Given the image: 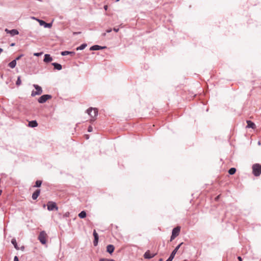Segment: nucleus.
Returning <instances> with one entry per match:
<instances>
[{"mask_svg": "<svg viewBox=\"0 0 261 261\" xmlns=\"http://www.w3.org/2000/svg\"><path fill=\"white\" fill-rule=\"evenodd\" d=\"M93 235L94 239H99V236L98 233L96 232V230H94L93 233Z\"/></svg>", "mask_w": 261, "mask_h": 261, "instance_id": "obj_27", "label": "nucleus"}, {"mask_svg": "<svg viewBox=\"0 0 261 261\" xmlns=\"http://www.w3.org/2000/svg\"><path fill=\"white\" fill-rule=\"evenodd\" d=\"M38 239L42 244H45L46 243V240L44 233V231H41L39 236Z\"/></svg>", "mask_w": 261, "mask_h": 261, "instance_id": "obj_7", "label": "nucleus"}, {"mask_svg": "<svg viewBox=\"0 0 261 261\" xmlns=\"http://www.w3.org/2000/svg\"><path fill=\"white\" fill-rule=\"evenodd\" d=\"M23 56H24V55H23V54H21V55H19L18 57H17L15 58V60H16V61H17V60H20V59H21V57H22Z\"/></svg>", "mask_w": 261, "mask_h": 261, "instance_id": "obj_32", "label": "nucleus"}, {"mask_svg": "<svg viewBox=\"0 0 261 261\" xmlns=\"http://www.w3.org/2000/svg\"><path fill=\"white\" fill-rule=\"evenodd\" d=\"M182 244V242L180 243L174 248V249L172 251L168 258L166 261H172L173 260L175 256V255L176 254L178 250L179 249V248L180 247Z\"/></svg>", "mask_w": 261, "mask_h": 261, "instance_id": "obj_3", "label": "nucleus"}, {"mask_svg": "<svg viewBox=\"0 0 261 261\" xmlns=\"http://www.w3.org/2000/svg\"><path fill=\"white\" fill-rule=\"evenodd\" d=\"M236 169L233 167L230 168L228 170V173L230 175L234 174L236 173Z\"/></svg>", "mask_w": 261, "mask_h": 261, "instance_id": "obj_25", "label": "nucleus"}, {"mask_svg": "<svg viewBox=\"0 0 261 261\" xmlns=\"http://www.w3.org/2000/svg\"><path fill=\"white\" fill-rule=\"evenodd\" d=\"M38 126V123L36 120H31L29 122L28 126L30 127H35Z\"/></svg>", "mask_w": 261, "mask_h": 261, "instance_id": "obj_17", "label": "nucleus"}, {"mask_svg": "<svg viewBox=\"0 0 261 261\" xmlns=\"http://www.w3.org/2000/svg\"><path fill=\"white\" fill-rule=\"evenodd\" d=\"M218 198H219V196L216 197V199H218Z\"/></svg>", "mask_w": 261, "mask_h": 261, "instance_id": "obj_49", "label": "nucleus"}, {"mask_svg": "<svg viewBox=\"0 0 261 261\" xmlns=\"http://www.w3.org/2000/svg\"><path fill=\"white\" fill-rule=\"evenodd\" d=\"M42 181L40 180H37L35 182V185L34 186V187L39 188L41 187L42 185Z\"/></svg>", "mask_w": 261, "mask_h": 261, "instance_id": "obj_24", "label": "nucleus"}, {"mask_svg": "<svg viewBox=\"0 0 261 261\" xmlns=\"http://www.w3.org/2000/svg\"><path fill=\"white\" fill-rule=\"evenodd\" d=\"M99 261H115V260L113 259H107V258H101L99 259Z\"/></svg>", "mask_w": 261, "mask_h": 261, "instance_id": "obj_28", "label": "nucleus"}, {"mask_svg": "<svg viewBox=\"0 0 261 261\" xmlns=\"http://www.w3.org/2000/svg\"><path fill=\"white\" fill-rule=\"evenodd\" d=\"M175 238H176V237H175V236H173V235L171 234V237H170V241H173V240Z\"/></svg>", "mask_w": 261, "mask_h": 261, "instance_id": "obj_34", "label": "nucleus"}, {"mask_svg": "<svg viewBox=\"0 0 261 261\" xmlns=\"http://www.w3.org/2000/svg\"><path fill=\"white\" fill-rule=\"evenodd\" d=\"M106 48H107V47L105 46H100L98 45H94L90 47V50H99L103 49H105Z\"/></svg>", "mask_w": 261, "mask_h": 261, "instance_id": "obj_8", "label": "nucleus"}, {"mask_svg": "<svg viewBox=\"0 0 261 261\" xmlns=\"http://www.w3.org/2000/svg\"><path fill=\"white\" fill-rule=\"evenodd\" d=\"M5 31L6 32L7 34H10V30H9L8 29H5Z\"/></svg>", "mask_w": 261, "mask_h": 261, "instance_id": "obj_37", "label": "nucleus"}, {"mask_svg": "<svg viewBox=\"0 0 261 261\" xmlns=\"http://www.w3.org/2000/svg\"><path fill=\"white\" fill-rule=\"evenodd\" d=\"M2 193V190H0V196L1 195Z\"/></svg>", "mask_w": 261, "mask_h": 261, "instance_id": "obj_47", "label": "nucleus"}, {"mask_svg": "<svg viewBox=\"0 0 261 261\" xmlns=\"http://www.w3.org/2000/svg\"><path fill=\"white\" fill-rule=\"evenodd\" d=\"M238 259L239 260V261H242L243 260V259L241 257V256H238Z\"/></svg>", "mask_w": 261, "mask_h": 261, "instance_id": "obj_40", "label": "nucleus"}, {"mask_svg": "<svg viewBox=\"0 0 261 261\" xmlns=\"http://www.w3.org/2000/svg\"><path fill=\"white\" fill-rule=\"evenodd\" d=\"M11 243L13 244V245L14 246V248L16 249V250H19V247L17 245V242H16V240L15 238H13L12 240H11Z\"/></svg>", "mask_w": 261, "mask_h": 261, "instance_id": "obj_19", "label": "nucleus"}, {"mask_svg": "<svg viewBox=\"0 0 261 261\" xmlns=\"http://www.w3.org/2000/svg\"><path fill=\"white\" fill-rule=\"evenodd\" d=\"M43 54V52L35 53L34 56L36 57H39Z\"/></svg>", "mask_w": 261, "mask_h": 261, "instance_id": "obj_30", "label": "nucleus"}, {"mask_svg": "<svg viewBox=\"0 0 261 261\" xmlns=\"http://www.w3.org/2000/svg\"><path fill=\"white\" fill-rule=\"evenodd\" d=\"M53 61V58L49 54H45L44 57L43 61L46 63H48Z\"/></svg>", "mask_w": 261, "mask_h": 261, "instance_id": "obj_10", "label": "nucleus"}, {"mask_svg": "<svg viewBox=\"0 0 261 261\" xmlns=\"http://www.w3.org/2000/svg\"><path fill=\"white\" fill-rule=\"evenodd\" d=\"M112 31V29H109L106 30V33H111Z\"/></svg>", "mask_w": 261, "mask_h": 261, "instance_id": "obj_38", "label": "nucleus"}, {"mask_svg": "<svg viewBox=\"0 0 261 261\" xmlns=\"http://www.w3.org/2000/svg\"><path fill=\"white\" fill-rule=\"evenodd\" d=\"M87 113L92 118H95L98 115V110L96 108H93L91 107L87 110Z\"/></svg>", "mask_w": 261, "mask_h": 261, "instance_id": "obj_2", "label": "nucleus"}, {"mask_svg": "<svg viewBox=\"0 0 261 261\" xmlns=\"http://www.w3.org/2000/svg\"><path fill=\"white\" fill-rule=\"evenodd\" d=\"M3 49L2 48H0V54L3 52Z\"/></svg>", "mask_w": 261, "mask_h": 261, "instance_id": "obj_46", "label": "nucleus"}, {"mask_svg": "<svg viewBox=\"0 0 261 261\" xmlns=\"http://www.w3.org/2000/svg\"><path fill=\"white\" fill-rule=\"evenodd\" d=\"M21 83V81L20 79V76H18L17 77L16 82V85L17 86H19V85H20Z\"/></svg>", "mask_w": 261, "mask_h": 261, "instance_id": "obj_26", "label": "nucleus"}, {"mask_svg": "<svg viewBox=\"0 0 261 261\" xmlns=\"http://www.w3.org/2000/svg\"><path fill=\"white\" fill-rule=\"evenodd\" d=\"M246 122L247 124L246 126L247 128H251L252 129H255L256 128V125L255 123L252 121L247 120Z\"/></svg>", "mask_w": 261, "mask_h": 261, "instance_id": "obj_14", "label": "nucleus"}, {"mask_svg": "<svg viewBox=\"0 0 261 261\" xmlns=\"http://www.w3.org/2000/svg\"><path fill=\"white\" fill-rule=\"evenodd\" d=\"M114 249L115 247L113 245L109 244L107 246V252L110 254L113 253Z\"/></svg>", "mask_w": 261, "mask_h": 261, "instance_id": "obj_13", "label": "nucleus"}, {"mask_svg": "<svg viewBox=\"0 0 261 261\" xmlns=\"http://www.w3.org/2000/svg\"><path fill=\"white\" fill-rule=\"evenodd\" d=\"M93 130V128L92 127V126L90 125L88 126V132H91Z\"/></svg>", "mask_w": 261, "mask_h": 261, "instance_id": "obj_33", "label": "nucleus"}, {"mask_svg": "<svg viewBox=\"0 0 261 261\" xmlns=\"http://www.w3.org/2000/svg\"><path fill=\"white\" fill-rule=\"evenodd\" d=\"M47 210L49 211H52L54 210L57 211L58 210V207L57 205V204L54 201H48L47 203Z\"/></svg>", "mask_w": 261, "mask_h": 261, "instance_id": "obj_5", "label": "nucleus"}, {"mask_svg": "<svg viewBox=\"0 0 261 261\" xmlns=\"http://www.w3.org/2000/svg\"><path fill=\"white\" fill-rule=\"evenodd\" d=\"M69 215V213H66L65 215H64V216L65 217H68Z\"/></svg>", "mask_w": 261, "mask_h": 261, "instance_id": "obj_42", "label": "nucleus"}, {"mask_svg": "<svg viewBox=\"0 0 261 261\" xmlns=\"http://www.w3.org/2000/svg\"><path fill=\"white\" fill-rule=\"evenodd\" d=\"M36 95H38V94L36 92V91L33 90L31 93V96L34 97Z\"/></svg>", "mask_w": 261, "mask_h": 261, "instance_id": "obj_31", "label": "nucleus"}, {"mask_svg": "<svg viewBox=\"0 0 261 261\" xmlns=\"http://www.w3.org/2000/svg\"><path fill=\"white\" fill-rule=\"evenodd\" d=\"M78 216L81 219H84L86 218L87 214L85 211H82L79 214Z\"/></svg>", "mask_w": 261, "mask_h": 261, "instance_id": "obj_22", "label": "nucleus"}, {"mask_svg": "<svg viewBox=\"0 0 261 261\" xmlns=\"http://www.w3.org/2000/svg\"><path fill=\"white\" fill-rule=\"evenodd\" d=\"M40 25H43L45 28H50L52 26V23H47L43 20L37 19Z\"/></svg>", "mask_w": 261, "mask_h": 261, "instance_id": "obj_6", "label": "nucleus"}, {"mask_svg": "<svg viewBox=\"0 0 261 261\" xmlns=\"http://www.w3.org/2000/svg\"><path fill=\"white\" fill-rule=\"evenodd\" d=\"M75 53L74 51H63L61 53V55L63 56H67V55H70L71 56H73L75 55Z\"/></svg>", "mask_w": 261, "mask_h": 261, "instance_id": "obj_15", "label": "nucleus"}, {"mask_svg": "<svg viewBox=\"0 0 261 261\" xmlns=\"http://www.w3.org/2000/svg\"><path fill=\"white\" fill-rule=\"evenodd\" d=\"M52 98V96L50 94H44L41 96L38 99V101L40 103H44L47 100Z\"/></svg>", "mask_w": 261, "mask_h": 261, "instance_id": "obj_4", "label": "nucleus"}, {"mask_svg": "<svg viewBox=\"0 0 261 261\" xmlns=\"http://www.w3.org/2000/svg\"><path fill=\"white\" fill-rule=\"evenodd\" d=\"M106 35V33H103L102 34H101V36L102 37H105Z\"/></svg>", "mask_w": 261, "mask_h": 261, "instance_id": "obj_44", "label": "nucleus"}, {"mask_svg": "<svg viewBox=\"0 0 261 261\" xmlns=\"http://www.w3.org/2000/svg\"><path fill=\"white\" fill-rule=\"evenodd\" d=\"M80 34H81V32H73V35H76Z\"/></svg>", "mask_w": 261, "mask_h": 261, "instance_id": "obj_41", "label": "nucleus"}, {"mask_svg": "<svg viewBox=\"0 0 261 261\" xmlns=\"http://www.w3.org/2000/svg\"><path fill=\"white\" fill-rule=\"evenodd\" d=\"M119 28H113V31H115V32H118L119 31Z\"/></svg>", "mask_w": 261, "mask_h": 261, "instance_id": "obj_36", "label": "nucleus"}, {"mask_svg": "<svg viewBox=\"0 0 261 261\" xmlns=\"http://www.w3.org/2000/svg\"><path fill=\"white\" fill-rule=\"evenodd\" d=\"M159 261H163V259H162V258H160V259H159Z\"/></svg>", "mask_w": 261, "mask_h": 261, "instance_id": "obj_48", "label": "nucleus"}, {"mask_svg": "<svg viewBox=\"0 0 261 261\" xmlns=\"http://www.w3.org/2000/svg\"><path fill=\"white\" fill-rule=\"evenodd\" d=\"M252 173L255 176H258L261 174V164L258 163L252 165Z\"/></svg>", "mask_w": 261, "mask_h": 261, "instance_id": "obj_1", "label": "nucleus"}, {"mask_svg": "<svg viewBox=\"0 0 261 261\" xmlns=\"http://www.w3.org/2000/svg\"><path fill=\"white\" fill-rule=\"evenodd\" d=\"M98 240H99V239H94L93 245L94 246H96L97 245L98 242Z\"/></svg>", "mask_w": 261, "mask_h": 261, "instance_id": "obj_29", "label": "nucleus"}, {"mask_svg": "<svg viewBox=\"0 0 261 261\" xmlns=\"http://www.w3.org/2000/svg\"><path fill=\"white\" fill-rule=\"evenodd\" d=\"M87 46V44L86 43H83L80 46L77 47L76 49V50H83L86 48V47Z\"/></svg>", "mask_w": 261, "mask_h": 261, "instance_id": "obj_23", "label": "nucleus"}, {"mask_svg": "<svg viewBox=\"0 0 261 261\" xmlns=\"http://www.w3.org/2000/svg\"><path fill=\"white\" fill-rule=\"evenodd\" d=\"M25 247L24 246H22L20 248H19V249H20L21 251H23L24 250Z\"/></svg>", "mask_w": 261, "mask_h": 261, "instance_id": "obj_39", "label": "nucleus"}, {"mask_svg": "<svg viewBox=\"0 0 261 261\" xmlns=\"http://www.w3.org/2000/svg\"><path fill=\"white\" fill-rule=\"evenodd\" d=\"M16 65V60H13L8 64V66L11 68H14Z\"/></svg>", "mask_w": 261, "mask_h": 261, "instance_id": "obj_20", "label": "nucleus"}, {"mask_svg": "<svg viewBox=\"0 0 261 261\" xmlns=\"http://www.w3.org/2000/svg\"><path fill=\"white\" fill-rule=\"evenodd\" d=\"M40 193V190L37 189L33 193L32 197L33 200H36L39 196Z\"/></svg>", "mask_w": 261, "mask_h": 261, "instance_id": "obj_16", "label": "nucleus"}, {"mask_svg": "<svg viewBox=\"0 0 261 261\" xmlns=\"http://www.w3.org/2000/svg\"><path fill=\"white\" fill-rule=\"evenodd\" d=\"M10 34L12 36H14L19 34V32L16 29H12L10 30Z\"/></svg>", "mask_w": 261, "mask_h": 261, "instance_id": "obj_21", "label": "nucleus"}, {"mask_svg": "<svg viewBox=\"0 0 261 261\" xmlns=\"http://www.w3.org/2000/svg\"><path fill=\"white\" fill-rule=\"evenodd\" d=\"M33 86L36 89V92L38 94V95H41L43 92L42 88L40 86L36 84H34Z\"/></svg>", "mask_w": 261, "mask_h": 261, "instance_id": "obj_12", "label": "nucleus"}, {"mask_svg": "<svg viewBox=\"0 0 261 261\" xmlns=\"http://www.w3.org/2000/svg\"><path fill=\"white\" fill-rule=\"evenodd\" d=\"M180 230V227L176 226L172 229V234L176 237L179 235Z\"/></svg>", "mask_w": 261, "mask_h": 261, "instance_id": "obj_9", "label": "nucleus"}, {"mask_svg": "<svg viewBox=\"0 0 261 261\" xmlns=\"http://www.w3.org/2000/svg\"><path fill=\"white\" fill-rule=\"evenodd\" d=\"M15 43H12L10 44V46H14V45H15Z\"/></svg>", "mask_w": 261, "mask_h": 261, "instance_id": "obj_45", "label": "nucleus"}, {"mask_svg": "<svg viewBox=\"0 0 261 261\" xmlns=\"http://www.w3.org/2000/svg\"><path fill=\"white\" fill-rule=\"evenodd\" d=\"M51 65L54 66L55 69H57L58 70H60L62 68V65L58 63L54 62L51 63Z\"/></svg>", "mask_w": 261, "mask_h": 261, "instance_id": "obj_18", "label": "nucleus"}, {"mask_svg": "<svg viewBox=\"0 0 261 261\" xmlns=\"http://www.w3.org/2000/svg\"><path fill=\"white\" fill-rule=\"evenodd\" d=\"M13 261H19V258L17 256H15L14 257V260Z\"/></svg>", "mask_w": 261, "mask_h": 261, "instance_id": "obj_35", "label": "nucleus"}, {"mask_svg": "<svg viewBox=\"0 0 261 261\" xmlns=\"http://www.w3.org/2000/svg\"><path fill=\"white\" fill-rule=\"evenodd\" d=\"M104 9H105V10H107L108 6L107 5H105L104 6Z\"/></svg>", "mask_w": 261, "mask_h": 261, "instance_id": "obj_43", "label": "nucleus"}, {"mask_svg": "<svg viewBox=\"0 0 261 261\" xmlns=\"http://www.w3.org/2000/svg\"><path fill=\"white\" fill-rule=\"evenodd\" d=\"M154 256L155 254L150 253L149 250H147L146 252H145L143 255L145 259H150L153 257Z\"/></svg>", "mask_w": 261, "mask_h": 261, "instance_id": "obj_11", "label": "nucleus"}]
</instances>
